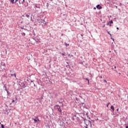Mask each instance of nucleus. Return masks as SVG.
<instances>
[{
  "label": "nucleus",
  "mask_w": 128,
  "mask_h": 128,
  "mask_svg": "<svg viewBox=\"0 0 128 128\" xmlns=\"http://www.w3.org/2000/svg\"><path fill=\"white\" fill-rule=\"evenodd\" d=\"M5 90H6V92H8V90H6V88Z\"/></svg>",
  "instance_id": "obj_26"
},
{
  "label": "nucleus",
  "mask_w": 128,
  "mask_h": 128,
  "mask_svg": "<svg viewBox=\"0 0 128 128\" xmlns=\"http://www.w3.org/2000/svg\"><path fill=\"white\" fill-rule=\"evenodd\" d=\"M108 34H110V36H112V34H110V32H108Z\"/></svg>",
  "instance_id": "obj_16"
},
{
  "label": "nucleus",
  "mask_w": 128,
  "mask_h": 128,
  "mask_svg": "<svg viewBox=\"0 0 128 128\" xmlns=\"http://www.w3.org/2000/svg\"><path fill=\"white\" fill-rule=\"evenodd\" d=\"M1 128H4V124H1Z\"/></svg>",
  "instance_id": "obj_11"
},
{
  "label": "nucleus",
  "mask_w": 128,
  "mask_h": 128,
  "mask_svg": "<svg viewBox=\"0 0 128 128\" xmlns=\"http://www.w3.org/2000/svg\"><path fill=\"white\" fill-rule=\"evenodd\" d=\"M4 66H6V64H4Z\"/></svg>",
  "instance_id": "obj_37"
},
{
  "label": "nucleus",
  "mask_w": 128,
  "mask_h": 128,
  "mask_svg": "<svg viewBox=\"0 0 128 128\" xmlns=\"http://www.w3.org/2000/svg\"><path fill=\"white\" fill-rule=\"evenodd\" d=\"M126 128H128V126H126Z\"/></svg>",
  "instance_id": "obj_25"
},
{
  "label": "nucleus",
  "mask_w": 128,
  "mask_h": 128,
  "mask_svg": "<svg viewBox=\"0 0 128 128\" xmlns=\"http://www.w3.org/2000/svg\"><path fill=\"white\" fill-rule=\"evenodd\" d=\"M110 24H114V22H112V20H111L110 22Z\"/></svg>",
  "instance_id": "obj_13"
},
{
  "label": "nucleus",
  "mask_w": 128,
  "mask_h": 128,
  "mask_svg": "<svg viewBox=\"0 0 128 128\" xmlns=\"http://www.w3.org/2000/svg\"><path fill=\"white\" fill-rule=\"evenodd\" d=\"M110 103H108V104H107V108H108V106H110Z\"/></svg>",
  "instance_id": "obj_15"
},
{
  "label": "nucleus",
  "mask_w": 128,
  "mask_h": 128,
  "mask_svg": "<svg viewBox=\"0 0 128 128\" xmlns=\"http://www.w3.org/2000/svg\"><path fill=\"white\" fill-rule=\"evenodd\" d=\"M104 82L106 84V82H107L106 80H104Z\"/></svg>",
  "instance_id": "obj_17"
},
{
  "label": "nucleus",
  "mask_w": 128,
  "mask_h": 128,
  "mask_svg": "<svg viewBox=\"0 0 128 128\" xmlns=\"http://www.w3.org/2000/svg\"><path fill=\"white\" fill-rule=\"evenodd\" d=\"M10 2H11L12 4H15L14 0H10Z\"/></svg>",
  "instance_id": "obj_7"
},
{
  "label": "nucleus",
  "mask_w": 128,
  "mask_h": 128,
  "mask_svg": "<svg viewBox=\"0 0 128 128\" xmlns=\"http://www.w3.org/2000/svg\"><path fill=\"white\" fill-rule=\"evenodd\" d=\"M117 112H118V109H117Z\"/></svg>",
  "instance_id": "obj_32"
},
{
  "label": "nucleus",
  "mask_w": 128,
  "mask_h": 128,
  "mask_svg": "<svg viewBox=\"0 0 128 128\" xmlns=\"http://www.w3.org/2000/svg\"><path fill=\"white\" fill-rule=\"evenodd\" d=\"M36 118L33 119L34 122H40V120L38 119V117H35Z\"/></svg>",
  "instance_id": "obj_3"
},
{
  "label": "nucleus",
  "mask_w": 128,
  "mask_h": 128,
  "mask_svg": "<svg viewBox=\"0 0 128 128\" xmlns=\"http://www.w3.org/2000/svg\"><path fill=\"white\" fill-rule=\"evenodd\" d=\"M7 93H8V94H10V92H8V91H7Z\"/></svg>",
  "instance_id": "obj_27"
},
{
  "label": "nucleus",
  "mask_w": 128,
  "mask_h": 128,
  "mask_svg": "<svg viewBox=\"0 0 128 128\" xmlns=\"http://www.w3.org/2000/svg\"><path fill=\"white\" fill-rule=\"evenodd\" d=\"M19 4H20V1H19Z\"/></svg>",
  "instance_id": "obj_29"
},
{
  "label": "nucleus",
  "mask_w": 128,
  "mask_h": 128,
  "mask_svg": "<svg viewBox=\"0 0 128 128\" xmlns=\"http://www.w3.org/2000/svg\"><path fill=\"white\" fill-rule=\"evenodd\" d=\"M22 36H26V33L22 32Z\"/></svg>",
  "instance_id": "obj_9"
},
{
  "label": "nucleus",
  "mask_w": 128,
  "mask_h": 128,
  "mask_svg": "<svg viewBox=\"0 0 128 128\" xmlns=\"http://www.w3.org/2000/svg\"><path fill=\"white\" fill-rule=\"evenodd\" d=\"M55 108H56L60 112H62V109H60V107L58 105H56L54 106Z\"/></svg>",
  "instance_id": "obj_2"
},
{
  "label": "nucleus",
  "mask_w": 128,
  "mask_h": 128,
  "mask_svg": "<svg viewBox=\"0 0 128 128\" xmlns=\"http://www.w3.org/2000/svg\"><path fill=\"white\" fill-rule=\"evenodd\" d=\"M25 6V8H26V6Z\"/></svg>",
  "instance_id": "obj_30"
},
{
  "label": "nucleus",
  "mask_w": 128,
  "mask_h": 128,
  "mask_svg": "<svg viewBox=\"0 0 128 128\" xmlns=\"http://www.w3.org/2000/svg\"><path fill=\"white\" fill-rule=\"evenodd\" d=\"M36 8H38V6H36Z\"/></svg>",
  "instance_id": "obj_39"
},
{
  "label": "nucleus",
  "mask_w": 128,
  "mask_h": 128,
  "mask_svg": "<svg viewBox=\"0 0 128 128\" xmlns=\"http://www.w3.org/2000/svg\"><path fill=\"white\" fill-rule=\"evenodd\" d=\"M104 26H106L105 25L103 26H102V28H104Z\"/></svg>",
  "instance_id": "obj_24"
},
{
  "label": "nucleus",
  "mask_w": 128,
  "mask_h": 128,
  "mask_svg": "<svg viewBox=\"0 0 128 128\" xmlns=\"http://www.w3.org/2000/svg\"><path fill=\"white\" fill-rule=\"evenodd\" d=\"M65 46H70V44L65 43Z\"/></svg>",
  "instance_id": "obj_10"
},
{
  "label": "nucleus",
  "mask_w": 128,
  "mask_h": 128,
  "mask_svg": "<svg viewBox=\"0 0 128 128\" xmlns=\"http://www.w3.org/2000/svg\"><path fill=\"white\" fill-rule=\"evenodd\" d=\"M116 29H117V30H118V28L117 27V28H116Z\"/></svg>",
  "instance_id": "obj_31"
},
{
  "label": "nucleus",
  "mask_w": 128,
  "mask_h": 128,
  "mask_svg": "<svg viewBox=\"0 0 128 128\" xmlns=\"http://www.w3.org/2000/svg\"><path fill=\"white\" fill-rule=\"evenodd\" d=\"M26 18H30V15L26 14Z\"/></svg>",
  "instance_id": "obj_14"
},
{
  "label": "nucleus",
  "mask_w": 128,
  "mask_h": 128,
  "mask_svg": "<svg viewBox=\"0 0 128 128\" xmlns=\"http://www.w3.org/2000/svg\"><path fill=\"white\" fill-rule=\"evenodd\" d=\"M11 76H15V78H16V74H11Z\"/></svg>",
  "instance_id": "obj_8"
},
{
  "label": "nucleus",
  "mask_w": 128,
  "mask_h": 128,
  "mask_svg": "<svg viewBox=\"0 0 128 128\" xmlns=\"http://www.w3.org/2000/svg\"><path fill=\"white\" fill-rule=\"evenodd\" d=\"M84 122L87 126H90L92 128V122L90 120L84 121Z\"/></svg>",
  "instance_id": "obj_1"
},
{
  "label": "nucleus",
  "mask_w": 128,
  "mask_h": 128,
  "mask_svg": "<svg viewBox=\"0 0 128 128\" xmlns=\"http://www.w3.org/2000/svg\"><path fill=\"white\" fill-rule=\"evenodd\" d=\"M10 72H12V70H10Z\"/></svg>",
  "instance_id": "obj_33"
},
{
  "label": "nucleus",
  "mask_w": 128,
  "mask_h": 128,
  "mask_svg": "<svg viewBox=\"0 0 128 128\" xmlns=\"http://www.w3.org/2000/svg\"><path fill=\"white\" fill-rule=\"evenodd\" d=\"M116 8H118V6H116Z\"/></svg>",
  "instance_id": "obj_35"
},
{
  "label": "nucleus",
  "mask_w": 128,
  "mask_h": 128,
  "mask_svg": "<svg viewBox=\"0 0 128 128\" xmlns=\"http://www.w3.org/2000/svg\"><path fill=\"white\" fill-rule=\"evenodd\" d=\"M112 38V40H114V38Z\"/></svg>",
  "instance_id": "obj_28"
},
{
  "label": "nucleus",
  "mask_w": 128,
  "mask_h": 128,
  "mask_svg": "<svg viewBox=\"0 0 128 128\" xmlns=\"http://www.w3.org/2000/svg\"><path fill=\"white\" fill-rule=\"evenodd\" d=\"M114 68H116V66H114Z\"/></svg>",
  "instance_id": "obj_22"
},
{
  "label": "nucleus",
  "mask_w": 128,
  "mask_h": 128,
  "mask_svg": "<svg viewBox=\"0 0 128 128\" xmlns=\"http://www.w3.org/2000/svg\"><path fill=\"white\" fill-rule=\"evenodd\" d=\"M62 56H64V53H62Z\"/></svg>",
  "instance_id": "obj_20"
},
{
  "label": "nucleus",
  "mask_w": 128,
  "mask_h": 128,
  "mask_svg": "<svg viewBox=\"0 0 128 128\" xmlns=\"http://www.w3.org/2000/svg\"><path fill=\"white\" fill-rule=\"evenodd\" d=\"M24 2H25V0H22V4H24Z\"/></svg>",
  "instance_id": "obj_12"
},
{
  "label": "nucleus",
  "mask_w": 128,
  "mask_h": 128,
  "mask_svg": "<svg viewBox=\"0 0 128 128\" xmlns=\"http://www.w3.org/2000/svg\"><path fill=\"white\" fill-rule=\"evenodd\" d=\"M96 8H97L98 10H102V7L100 4L97 5Z\"/></svg>",
  "instance_id": "obj_4"
},
{
  "label": "nucleus",
  "mask_w": 128,
  "mask_h": 128,
  "mask_svg": "<svg viewBox=\"0 0 128 128\" xmlns=\"http://www.w3.org/2000/svg\"><path fill=\"white\" fill-rule=\"evenodd\" d=\"M111 110H112V112H114V106H111Z\"/></svg>",
  "instance_id": "obj_5"
},
{
  "label": "nucleus",
  "mask_w": 128,
  "mask_h": 128,
  "mask_svg": "<svg viewBox=\"0 0 128 128\" xmlns=\"http://www.w3.org/2000/svg\"><path fill=\"white\" fill-rule=\"evenodd\" d=\"M100 78H102V76H100Z\"/></svg>",
  "instance_id": "obj_21"
},
{
  "label": "nucleus",
  "mask_w": 128,
  "mask_h": 128,
  "mask_svg": "<svg viewBox=\"0 0 128 128\" xmlns=\"http://www.w3.org/2000/svg\"><path fill=\"white\" fill-rule=\"evenodd\" d=\"M110 26H112V25H111V24H110Z\"/></svg>",
  "instance_id": "obj_36"
},
{
  "label": "nucleus",
  "mask_w": 128,
  "mask_h": 128,
  "mask_svg": "<svg viewBox=\"0 0 128 128\" xmlns=\"http://www.w3.org/2000/svg\"><path fill=\"white\" fill-rule=\"evenodd\" d=\"M0 124H2V123L0 122Z\"/></svg>",
  "instance_id": "obj_34"
},
{
  "label": "nucleus",
  "mask_w": 128,
  "mask_h": 128,
  "mask_svg": "<svg viewBox=\"0 0 128 128\" xmlns=\"http://www.w3.org/2000/svg\"><path fill=\"white\" fill-rule=\"evenodd\" d=\"M107 24H110L108 23Z\"/></svg>",
  "instance_id": "obj_38"
},
{
  "label": "nucleus",
  "mask_w": 128,
  "mask_h": 128,
  "mask_svg": "<svg viewBox=\"0 0 128 128\" xmlns=\"http://www.w3.org/2000/svg\"><path fill=\"white\" fill-rule=\"evenodd\" d=\"M12 102H14V100H12Z\"/></svg>",
  "instance_id": "obj_23"
},
{
  "label": "nucleus",
  "mask_w": 128,
  "mask_h": 128,
  "mask_svg": "<svg viewBox=\"0 0 128 128\" xmlns=\"http://www.w3.org/2000/svg\"><path fill=\"white\" fill-rule=\"evenodd\" d=\"M94 10H96V8H95V7H94Z\"/></svg>",
  "instance_id": "obj_19"
},
{
  "label": "nucleus",
  "mask_w": 128,
  "mask_h": 128,
  "mask_svg": "<svg viewBox=\"0 0 128 128\" xmlns=\"http://www.w3.org/2000/svg\"><path fill=\"white\" fill-rule=\"evenodd\" d=\"M86 80H87L88 82V84H90V80L88 78H86Z\"/></svg>",
  "instance_id": "obj_6"
},
{
  "label": "nucleus",
  "mask_w": 128,
  "mask_h": 128,
  "mask_svg": "<svg viewBox=\"0 0 128 128\" xmlns=\"http://www.w3.org/2000/svg\"><path fill=\"white\" fill-rule=\"evenodd\" d=\"M18 2V0H15V4H16V2Z\"/></svg>",
  "instance_id": "obj_18"
}]
</instances>
